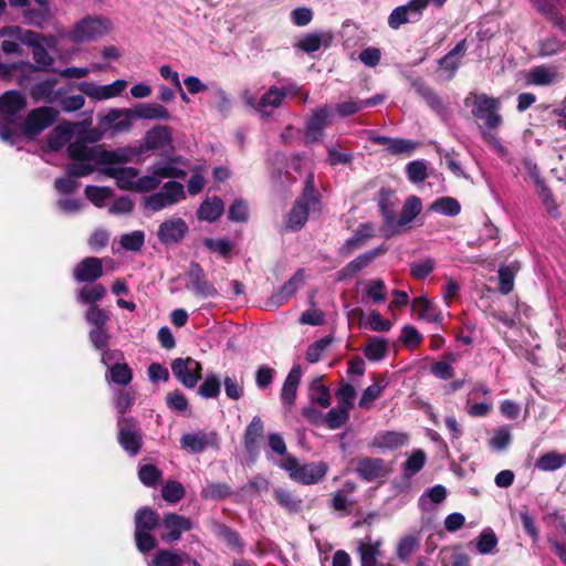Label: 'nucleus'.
<instances>
[{
    "label": "nucleus",
    "instance_id": "603ef678",
    "mask_svg": "<svg viewBox=\"0 0 566 566\" xmlns=\"http://www.w3.org/2000/svg\"><path fill=\"white\" fill-rule=\"evenodd\" d=\"M406 175L410 182L420 184L428 177L427 164L424 160H412L406 166Z\"/></svg>",
    "mask_w": 566,
    "mask_h": 566
},
{
    "label": "nucleus",
    "instance_id": "dca6fc26",
    "mask_svg": "<svg viewBox=\"0 0 566 566\" xmlns=\"http://www.w3.org/2000/svg\"><path fill=\"white\" fill-rule=\"evenodd\" d=\"M172 149V130L167 125H156L146 132L140 150Z\"/></svg>",
    "mask_w": 566,
    "mask_h": 566
},
{
    "label": "nucleus",
    "instance_id": "9d476101",
    "mask_svg": "<svg viewBox=\"0 0 566 566\" xmlns=\"http://www.w3.org/2000/svg\"><path fill=\"white\" fill-rule=\"evenodd\" d=\"M322 209V195L315 187V177L310 172L305 180L302 193L295 201V206L291 212H315Z\"/></svg>",
    "mask_w": 566,
    "mask_h": 566
},
{
    "label": "nucleus",
    "instance_id": "3c124183",
    "mask_svg": "<svg viewBox=\"0 0 566 566\" xmlns=\"http://www.w3.org/2000/svg\"><path fill=\"white\" fill-rule=\"evenodd\" d=\"M284 93L279 91L277 86H271L258 101L256 111L261 112L265 107L277 108L282 105Z\"/></svg>",
    "mask_w": 566,
    "mask_h": 566
},
{
    "label": "nucleus",
    "instance_id": "de8ad7c7",
    "mask_svg": "<svg viewBox=\"0 0 566 566\" xmlns=\"http://www.w3.org/2000/svg\"><path fill=\"white\" fill-rule=\"evenodd\" d=\"M388 350V343L384 338L379 337H373L367 343L364 354L369 360H380L385 357L386 353Z\"/></svg>",
    "mask_w": 566,
    "mask_h": 566
},
{
    "label": "nucleus",
    "instance_id": "6ab92c4d",
    "mask_svg": "<svg viewBox=\"0 0 566 566\" xmlns=\"http://www.w3.org/2000/svg\"><path fill=\"white\" fill-rule=\"evenodd\" d=\"M385 252L386 249L379 247L358 255L336 273L337 281H344L355 276L361 270L367 268L377 256L384 254Z\"/></svg>",
    "mask_w": 566,
    "mask_h": 566
},
{
    "label": "nucleus",
    "instance_id": "e2e57ef3",
    "mask_svg": "<svg viewBox=\"0 0 566 566\" xmlns=\"http://www.w3.org/2000/svg\"><path fill=\"white\" fill-rule=\"evenodd\" d=\"M460 210L461 205L455 198L441 197L430 205L428 212H460Z\"/></svg>",
    "mask_w": 566,
    "mask_h": 566
},
{
    "label": "nucleus",
    "instance_id": "7c9ffc66",
    "mask_svg": "<svg viewBox=\"0 0 566 566\" xmlns=\"http://www.w3.org/2000/svg\"><path fill=\"white\" fill-rule=\"evenodd\" d=\"M420 544V532L409 533L401 536L396 547L397 557L402 562L408 560L411 557V555L419 549Z\"/></svg>",
    "mask_w": 566,
    "mask_h": 566
},
{
    "label": "nucleus",
    "instance_id": "473e14b6",
    "mask_svg": "<svg viewBox=\"0 0 566 566\" xmlns=\"http://www.w3.org/2000/svg\"><path fill=\"white\" fill-rule=\"evenodd\" d=\"M380 546L381 542L376 541H363L359 544L358 551L360 555L361 566H381V563L378 562V557L380 556Z\"/></svg>",
    "mask_w": 566,
    "mask_h": 566
},
{
    "label": "nucleus",
    "instance_id": "37998d69",
    "mask_svg": "<svg viewBox=\"0 0 566 566\" xmlns=\"http://www.w3.org/2000/svg\"><path fill=\"white\" fill-rule=\"evenodd\" d=\"M231 495V486L224 482H207L201 490V496L207 500H223Z\"/></svg>",
    "mask_w": 566,
    "mask_h": 566
},
{
    "label": "nucleus",
    "instance_id": "a878e982",
    "mask_svg": "<svg viewBox=\"0 0 566 566\" xmlns=\"http://www.w3.org/2000/svg\"><path fill=\"white\" fill-rule=\"evenodd\" d=\"M301 378L302 368L300 365L294 366L285 378L281 390V400L287 409H291L295 403Z\"/></svg>",
    "mask_w": 566,
    "mask_h": 566
},
{
    "label": "nucleus",
    "instance_id": "9b49d317",
    "mask_svg": "<svg viewBox=\"0 0 566 566\" xmlns=\"http://www.w3.org/2000/svg\"><path fill=\"white\" fill-rule=\"evenodd\" d=\"M175 377L187 388H193L201 377V365L190 358H177L171 364Z\"/></svg>",
    "mask_w": 566,
    "mask_h": 566
},
{
    "label": "nucleus",
    "instance_id": "4c0bfd02",
    "mask_svg": "<svg viewBox=\"0 0 566 566\" xmlns=\"http://www.w3.org/2000/svg\"><path fill=\"white\" fill-rule=\"evenodd\" d=\"M308 396L312 402L327 408L331 405L329 389L323 384L322 378H315L311 381Z\"/></svg>",
    "mask_w": 566,
    "mask_h": 566
},
{
    "label": "nucleus",
    "instance_id": "a211bd4d",
    "mask_svg": "<svg viewBox=\"0 0 566 566\" xmlns=\"http://www.w3.org/2000/svg\"><path fill=\"white\" fill-rule=\"evenodd\" d=\"M419 214H384L381 226L382 235L389 238L402 233L413 226L421 224L422 221L417 218Z\"/></svg>",
    "mask_w": 566,
    "mask_h": 566
},
{
    "label": "nucleus",
    "instance_id": "cd10ccee",
    "mask_svg": "<svg viewBox=\"0 0 566 566\" xmlns=\"http://www.w3.org/2000/svg\"><path fill=\"white\" fill-rule=\"evenodd\" d=\"M97 158L102 165L127 164L133 160L137 153L130 147H119L114 150H107L103 145H96Z\"/></svg>",
    "mask_w": 566,
    "mask_h": 566
},
{
    "label": "nucleus",
    "instance_id": "69168bd1",
    "mask_svg": "<svg viewBox=\"0 0 566 566\" xmlns=\"http://www.w3.org/2000/svg\"><path fill=\"white\" fill-rule=\"evenodd\" d=\"M385 386L380 382H375L371 386H368L360 399H359V407L363 409H369L373 405V402L378 399L384 390Z\"/></svg>",
    "mask_w": 566,
    "mask_h": 566
},
{
    "label": "nucleus",
    "instance_id": "4d7b16f0",
    "mask_svg": "<svg viewBox=\"0 0 566 566\" xmlns=\"http://www.w3.org/2000/svg\"><path fill=\"white\" fill-rule=\"evenodd\" d=\"M332 342V336H325L311 344L306 352V359L312 364L317 363L326 349L331 346Z\"/></svg>",
    "mask_w": 566,
    "mask_h": 566
},
{
    "label": "nucleus",
    "instance_id": "4468645a",
    "mask_svg": "<svg viewBox=\"0 0 566 566\" xmlns=\"http://www.w3.org/2000/svg\"><path fill=\"white\" fill-rule=\"evenodd\" d=\"M103 263L111 264L113 260H104L88 256L83 259L73 270V276L77 282H95L103 276Z\"/></svg>",
    "mask_w": 566,
    "mask_h": 566
},
{
    "label": "nucleus",
    "instance_id": "bb28decb",
    "mask_svg": "<svg viewBox=\"0 0 566 566\" xmlns=\"http://www.w3.org/2000/svg\"><path fill=\"white\" fill-rule=\"evenodd\" d=\"M356 471L365 481L382 478L387 473L384 460L378 458H363L358 460Z\"/></svg>",
    "mask_w": 566,
    "mask_h": 566
},
{
    "label": "nucleus",
    "instance_id": "a19ab883",
    "mask_svg": "<svg viewBox=\"0 0 566 566\" xmlns=\"http://www.w3.org/2000/svg\"><path fill=\"white\" fill-rule=\"evenodd\" d=\"M376 200L379 212H396L400 203L396 192L389 187H381Z\"/></svg>",
    "mask_w": 566,
    "mask_h": 566
},
{
    "label": "nucleus",
    "instance_id": "0e129e2a",
    "mask_svg": "<svg viewBox=\"0 0 566 566\" xmlns=\"http://www.w3.org/2000/svg\"><path fill=\"white\" fill-rule=\"evenodd\" d=\"M515 268L512 265L502 266L499 270L500 291L503 294H509L514 287Z\"/></svg>",
    "mask_w": 566,
    "mask_h": 566
},
{
    "label": "nucleus",
    "instance_id": "1a4fd4ad",
    "mask_svg": "<svg viewBox=\"0 0 566 566\" xmlns=\"http://www.w3.org/2000/svg\"><path fill=\"white\" fill-rule=\"evenodd\" d=\"M186 289L200 298H212L218 295L217 289L207 280L202 268L191 263L186 273Z\"/></svg>",
    "mask_w": 566,
    "mask_h": 566
},
{
    "label": "nucleus",
    "instance_id": "052dcab7",
    "mask_svg": "<svg viewBox=\"0 0 566 566\" xmlns=\"http://www.w3.org/2000/svg\"><path fill=\"white\" fill-rule=\"evenodd\" d=\"M324 36L323 32L307 33L300 40L297 46L306 53H314L321 49Z\"/></svg>",
    "mask_w": 566,
    "mask_h": 566
},
{
    "label": "nucleus",
    "instance_id": "c85d7f7f",
    "mask_svg": "<svg viewBox=\"0 0 566 566\" xmlns=\"http://www.w3.org/2000/svg\"><path fill=\"white\" fill-rule=\"evenodd\" d=\"M363 286V302L380 304L387 298L386 284L381 279H371L358 283Z\"/></svg>",
    "mask_w": 566,
    "mask_h": 566
},
{
    "label": "nucleus",
    "instance_id": "e433bc0d",
    "mask_svg": "<svg viewBox=\"0 0 566 566\" xmlns=\"http://www.w3.org/2000/svg\"><path fill=\"white\" fill-rule=\"evenodd\" d=\"M209 444V437L203 432L186 433L180 439L182 449L191 453L202 452Z\"/></svg>",
    "mask_w": 566,
    "mask_h": 566
},
{
    "label": "nucleus",
    "instance_id": "338daca9",
    "mask_svg": "<svg viewBox=\"0 0 566 566\" xmlns=\"http://www.w3.org/2000/svg\"><path fill=\"white\" fill-rule=\"evenodd\" d=\"M409 22L412 23L415 21L412 20V18L410 17L409 12L407 11V9L403 4L395 8L388 17V25L392 30H397L402 24L409 23Z\"/></svg>",
    "mask_w": 566,
    "mask_h": 566
},
{
    "label": "nucleus",
    "instance_id": "774afa93",
    "mask_svg": "<svg viewBox=\"0 0 566 566\" xmlns=\"http://www.w3.org/2000/svg\"><path fill=\"white\" fill-rule=\"evenodd\" d=\"M199 395L203 398H214L220 392V380L216 375H208L200 385Z\"/></svg>",
    "mask_w": 566,
    "mask_h": 566
},
{
    "label": "nucleus",
    "instance_id": "412c9836",
    "mask_svg": "<svg viewBox=\"0 0 566 566\" xmlns=\"http://www.w3.org/2000/svg\"><path fill=\"white\" fill-rule=\"evenodd\" d=\"M411 87L417 94L423 98L427 105L439 116L444 117L447 115V106L443 104L438 94L426 84L421 77L409 78Z\"/></svg>",
    "mask_w": 566,
    "mask_h": 566
},
{
    "label": "nucleus",
    "instance_id": "79ce46f5",
    "mask_svg": "<svg viewBox=\"0 0 566 566\" xmlns=\"http://www.w3.org/2000/svg\"><path fill=\"white\" fill-rule=\"evenodd\" d=\"M497 536L492 528H484L476 538L475 547L482 555L494 554L497 547Z\"/></svg>",
    "mask_w": 566,
    "mask_h": 566
},
{
    "label": "nucleus",
    "instance_id": "c9c22d12",
    "mask_svg": "<svg viewBox=\"0 0 566 566\" xmlns=\"http://www.w3.org/2000/svg\"><path fill=\"white\" fill-rule=\"evenodd\" d=\"M189 560L190 557L186 553L159 551L151 566H185L188 565Z\"/></svg>",
    "mask_w": 566,
    "mask_h": 566
},
{
    "label": "nucleus",
    "instance_id": "c03bdc74",
    "mask_svg": "<svg viewBox=\"0 0 566 566\" xmlns=\"http://www.w3.org/2000/svg\"><path fill=\"white\" fill-rule=\"evenodd\" d=\"M447 496V490L442 485H434L430 490H428L424 494H422L419 499V507L422 511H429L431 509V504L441 503Z\"/></svg>",
    "mask_w": 566,
    "mask_h": 566
},
{
    "label": "nucleus",
    "instance_id": "49530a36",
    "mask_svg": "<svg viewBox=\"0 0 566 566\" xmlns=\"http://www.w3.org/2000/svg\"><path fill=\"white\" fill-rule=\"evenodd\" d=\"M107 376L113 382L127 386L133 379V371L126 363H117L108 368Z\"/></svg>",
    "mask_w": 566,
    "mask_h": 566
},
{
    "label": "nucleus",
    "instance_id": "f03ea898",
    "mask_svg": "<svg viewBox=\"0 0 566 566\" xmlns=\"http://www.w3.org/2000/svg\"><path fill=\"white\" fill-rule=\"evenodd\" d=\"M98 139L97 135L86 137V139H77L70 143L66 151L69 157L73 160L66 167V172L74 178H80L91 175L95 167L101 165L97 158V148L95 146H88L86 142L94 143Z\"/></svg>",
    "mask_w": 566,
    "mask_h": 566
},
{
    "label": "nucleus",
    "instance_id": "7ed1b4c3",
    "mask_svg": "<svg viewBox=\"0 0 566 566\" xmlns=\"http://www.w3.org/2000/svg\"><path fill=\"white\" fill-rule=\"evenodd\" d=\"M273 463L286 471L289 476L302 484H315L327 473L328 467L325 462H312L300 464L293 455H285L281 460H273Z\"/></svg>",
    "mask_w": 566,
    "mask_h": 566
},
{
    "label": "nucleus",
    "instance_id": "6e6552de",
    "mask_svg": "<svg viewBox=\"0 0 566 566\" xmlns=\"http://www.w3.org/2000/svg\"><path fill=\"white\" fill-rule=\"evenodd\" d=\"M117 426L119 444L129 455H136L142 448V432L137 423L130 418L119 417Z\"/></svg>",
    "mask_w": 566,
    "mask_h": 566
},
{
    "label": "nucleus",
    "instance_id": "13d9d810",
    "mask_svg": "<svg viewBox=\"0 0 566 566\" xmlns=\"http://www.w3.org/2000/svg\"><path fill=\"white\" fill-rule=\"evenodd\" d=\"M160 191L170 205L179 202L186 197L184 185L176 180H169L164 184Z\"/></svg>",
    "mask_w": 566,
    "mask_h": 566
},
{
    "label": "nucleus",
    "instance_id": "aec40b11",
    "mask_svg": "<svg viewBox=\"0 0 566 566\" xmlns=\"http://www.w3.org/2000/svg\"><path fill=\"white\" fill-rule=\"evenodd\" d=\"M163 527L167 532L163 533L161 538L163 541L170 543L178 541L184 532L191 530L192 523L189 518L182 515L169 513L164 516Z\"/></svg>",
    "mask_w": 566,
    "mask_h": 566
},
{
    "label": "nucleus",
    "instance_id": "f257e3e1",
    "mask_svg": "<svg viewBox=\"0 0 566 566\" xmlns=\"http://www.w3.org/2000/svg\"><path fill=\"white\" fill-rule=\"evenodd\" d=\"M464 105L471 106V114L476 120H482L479 132L482 139L502 158L509 155V149L502 144L496 129L502 126L503 117L500 114L501 102L485 93L473 94L464 98Z\"/></svg>",
    "mask_w": 566,
    "mask_h": 566
},
{
    "label": "nucleus",
    "instance_id": "f704fd0d",
    "mask_svg": "<svg viewBox=\"0 0 566 566\" xmlns=\"http://www.w3.org/2000/svg\"><path fill=\"white\" fill-rule=\"evenodd\" d=\"M264 424L260 417L255 416L245 429L244 447L247 451L254 452L260 438L263 436Z\"/></svg>",
    "mask_w": 566,
    "mask_h": 566
},
{
    "label": "nucleus",
    "instance_id": "680f3d73",
    "mask_svg": "<svg viewBox=\"0 0 566 566\" xmlns=\"http://www.w3.org/2000/svg\"><path fill=\"white\" fill-rule=\"evenodd\" d=\"M85 195L97 208L104 207L105 200L112 196V190L107 187L86 186Z\"/></svg>",
    "mask_w": 566,
    "mask_h": 566
},
{
    "label": "nucleus",
    "instance_id": "864d4df0",
    "mask_svg": "<svg viewBox=\"0 0 566 566\" xmlns=\"http://www.w3.org/2000/svg\"><path fill=\"white\" fill-rule=\"evenodd\" d=\"M564 39H566L564 36ZM566 40L562 41L556 35H549L539 42L538 54L541 56H553L564 50Z\"/></svg>",
    "mask_w": 566,
    "mask_h": 566
},
{
    "label": "nucleus",
    "instance_id": "a18cd8bd",
    "mask_svg": "<svg viewBox=\"0 0 566 566\" xmlns=\"http://www.w3.org/2000/svg\"><path fill=\"white\" fill-rule=\"evenodd\" d=\"M555 76V72H552L547 66L539 65L528 71L527 82L534 85L546 86L554 82Z\"/></svg>",
    "mask_w": 566,
    "mask_h": 566
},
{
    "label": "nucleus",
    "instance_id": "4be33fe9",
    "mask_svg": "<svg viewBox=\"0 0 566 566\" xmlns=\"http://www.w3.org/2000/svg\"><path fill=\"white\" fill-rule=\"evenodd\" d=\"M465 51L467 40L463 39L458 42L452 50H450L446 55L437 61L439 69L447 73L448 81H451L455 76L461 65V59L464 56Z\"/></svg>",
    "mask_w": 566,
    "mask_h": 566
},
{
    "label": "nucleus",
    "instance_id": "423d86ee",
    "mask_svg": "<svg viewBox=\"0 0 566 566\" xmlns=\"http://www.w3.org/2000/svg\"><path fill=\"white\" fill-rule=\"evenodd\" d=\"M107 20L87 15L73 27L70 39L74 43L94 41L107 32Z\"/></svg>",
    "mask_w": 566,
    "mask_h": 566
},
{
    "label": "nucleus",
    "instance_id": "0eeeda50",
    "mask_svg": "<svg viewBox=\"0 0 566 566\" xmlns=\"http://www.w3.org/2000/svg\"><path fill=\"white\" fill-rule=\"evenodd\" d=\"M27 106L25 97L18 91L11 90L0 96L1 120L8 126H17L21 116L19 113Z\"/></svg>",
    "mask_w": 566,
    "mask_h": 566
},
{
    "label": "nucleus",
    "instance_id": "09e8293b",
    "mask_svg": "<svg viewBox=\"0 0 566 566\" xmlns=\"http://www.w3.org/2000/svg\"><path fill=\"white\" fill-rule=\"evenodd\" d=\"M33 60L36 63L35 69L40 71H49L54 62L53 57L41 43L33 48ZM22 65L34 69L30 62H22Z\"/></svg>",
    "mask_w": 566,
    "mask_h": 566
},
{
    "label": "nucleus",
    "instance_id": "39448f33",
    "mask_svg": "<svg viewBox=\"0 0 566 566\" xmlns=\"http://www.w3.org/2000/svg\"><path fill=\"white\" fill-rule=\"evenodd\" d=\"M59 112L50 106L32 109L22 124L21 133L28 139H34L56 120Z\"/></svg>",
    "mask_w": 566,
    "mask_h": 566
},
{
    "label": "nucleus",
    "instance_id": "c756f323",
    "mask_svg": "<svg viewBox=\"0 0 566 566\" xmlns=\"http://www.w3.org/2000/svg\"><path fill=\"white\" fill-rule=\"evenodd\" d=\"M147 170L149 174L156 175L159 182L161 179H185L188 175L184 168L174 167L167 159L153 163Z\"/></svg>",
    "mask_w": 566,
    "mask_h": 566
},
{
    "label": "nucleus",
    "instance_id": "58836bf2",
    "mask_svg": "<svg viewBox=\"0 0 566 566\" xmlns=\"http://www.w3.org/2000/svg\"><path fill=\"white\" fill-rule=\"evenodd\" d=\"M374 234V229L368 224H363L358 228L355 234L349 238L340 248L342 254H349L357 248L361 247L364 242Z\"/></svg>",
    "mask_w": 566,
    "mask_h": 566
},
{
    "label": "nucleus",
    "instance_id": "72a5a7b5",
    "mask_svg": "<svg viewBox=\"0 0 566 566\" xmlns=\"http://www.w3.org/2000/svg\"><path fill=\"white\" fill-rule=\"evenodd\" d=\"M407 436L401 432L386 431L375 436L371 446L380 449H396L407 443Z\"/></svg>",
    "mask_w": 566,
    "mask_h": 566
},
{
    "label": "nucleus",
    "instance_id": "5fc2aeb1",
    "mask_svg": "<svg viewBox=\"0 0 566 566\" xmlns=\"http://www.w3.org/2000/svg\"><path fill=\"white\" fill-rule=\"evenodd\" d=\"M71 137L70 129L59 125L55 127L48 137V147L52 151H59L67 143Z\"/></svg>",
    "mask_w": 566,
    "mask_h": 566
},
{
    "label": "nucleus",
    "instance_id": "b1692460",
    "mask_svg": "<svg viewBox=\"0 0 566 566\" xmlns=\"http://www.w3.org/2000/svg\"><path fill=\"white\" fill-rule=\"evenodd\" d=\"M187 231L186 222L180 218H174L161 223L158 238L165 244L176 243L185 237Z\"/></svg>",
    "mask_w": 566,
    "mask_h": 566
},
{
    "label": "nucleus",
    "instance_id": "2eb2a0df",
    "mask_svg": "<svg viewBox=\"0 0 566 566\" xmlns=\"http://www.w3.org/2000/svg\"><path fill=\"white\" fill-rule=\"evenodd\" d=\"M368 139L376 145L386 146L387 153L394 156H410L419 147V143L411 139L394 138L385 135H376L374 133L369 135Z\"/></svg>",
    "mask_w": 566,
    "mask_h": 566
},
{
    "label": "nucleus",
    "instance_id": "2f4dec72",
    "mask_svg": "<svg viewBox=\"0 0 566 566\" xmlns=\"http://www.w3.org/2000/svg\"><path fill=\"white\" fill-rule=\"evenodd\" d=\"M134 115L142 119H170L169 111L157 103H140L134 107Z\"/></svg>",
    "mask_w": 566,
    "mask_h": 566
},
{
    "label": "nucleus",
    "instance_id": "6e6d98bb",
    "mask_svg": "<svg viewBox=\"0 0 566 566\" xmlns=\"http://www.w3.org/2000/svg\"><path fill=\"white\" fill-rule=\"evenodd\" d=\"M106 295V289L102 284L86 285L78 292V301L87 304L95 303Z\"/></svg>",
    "mask_w": 566,
    "mask_h": 566
},
{
    "label": "nucleus",
    "instance_id": "ddd939ff",
    "mask_svg": "<svg viewBox=\"0 0 566 566\" xmlns=\"http://www.w3.org/2000/svg\"><path fill=\"white\" fill-rule=\"evenodd\" d=\"M305 283L304 270H297L293 276L276 292H274L266 302L268 308H277L285 304Z\"/></svg>",
    "mask_w": 566,
    "mask_h": 566
},
{
    "label": "nucleus",
    "instance_id": "f8f14e48",
    "mask_svg": "<svg viewBox=\"0 0 566 566\" xmlns=\"http://www.w3.org/2000/svg\"><path fill=\"white\" fill-rule=\"evenodd\" d=\"M127 86L125 80H116L107 85H97L93 82H81L77 88L91 98L102 101L119 95Z\"/></svg>",
    "mask_w": 566,
    "mask_h": 566
},
{
    "label": "nucleus",
    "instance_id": "5701e85b",
    "mask_svg": "<svg viewBox=\"0 0 566 566\" xmlns=\"http://www.w3.org/2000/svg\"><path fill=\"white\" fill-rule=\"evenodd\" d=\"M106 176L116 180V185L124 190L135 191L139 170L134 167L107 166L102 170Z\"/></svg>",
    "mask_w": 566,
    "mask_h": 566
},
{
    "label": "nucleus",
    "instance_id": "bf43d9fd",
    "mask_svg": "<svg viewBox=\"0 0 566 566\" xmlns=\"http://www.w3.org/2000/svg\"><path fill=\"white\" fill-rule=\"evenodd\" d=\"M349 419V410L338 406L337 408L331 409L326 417L325 422L329 429H338L347 422Z\"/></svg>",
    "mask_w": 566,
    "mask_h": 566
},
{
    "label": "nucleus",
    "instance_id": "8fccbe9b",
    "mask_svg": "<svg viewBox=\"0 0 566 566\" xmlns=\"http://www.w3.org/2000/svg\"><path fill=\"white\" fill-rule=\"evenodd\" d=\"M51 19V11L46 9L25 8L23 10V20L28 25L42 28Z\"/></svg>",
    "mask_w": 566,
    "mask_h": 566
},
{
    "label": "nucleus",
    "instance_id": "393cba45",
    "mask_svg": "<svg viewBox=\"0 0 566 566\" xmlns=\"http://www.w3.org/2000/svg\"><path fill=\"white\" fill-rule=\"evenodd\" d=\"M2 35L9 36L17 40L20 45L24 44L32 49L41 43V40L45 41L49 45L53 42V36L44 38L40 33L27 30L21 27H8L2 31Z\"/></svg>",
    "mask_w": 566,
    "mask_h": 566
},
{
    "label": "nucleus",
    "instance_id": "f3484780",
    "mask_svg": "<svg viewBox=\"0 0 566 566\" xmlns=\"http://www.w3.org/2000/svg\"><path fill=\"white\" fill-rule=\"evenodd\" d=\"M332 106L325 104L315 108L305 124L306 135L313 140L322 139L324 129L331 124Z\"/></svg>",
    "mask_w": 566,
    "mask_h": 566
},
{
    "label": "nucleus",
    "instance_id": "ea45409f",
    "mask_svg": "<svg viewBox=\"0 0 566 566\" xmlns=\"http://www.w3.org/2000/svg\"><path fill=\"white\" fill-rule=\"evenodd\" d=\"M564 465H566V453H558L556 451L547 452L536 461V467L542 471H555Z\"/></svg>",
    "mask_w": 566,
    "mask_h": 566
},
{
    "label": "nucleus",
    "instance_id": "20e7f679",
    "mask_svg": "<svg viewBox=\"0 0 566 566\" xmlns=\"http://www.w3.org/2000/svg\"><path fill=\"white\" fill-rule=\"evenodd\" d=\"M135 524L137 548L143 553L153 549L156 545V541L149 532L158 525L157 513L148 507H144L136 513Z\"/></svg>",
    "mask_w": 566,
    "mask_h": 566
}]
</instances>
